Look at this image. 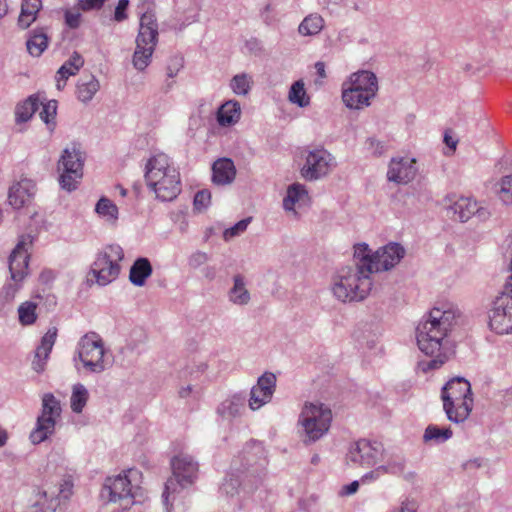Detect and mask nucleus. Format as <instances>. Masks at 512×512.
I'll return each mask as SVG.
<instances>
[{
  "instance_id": "79ce46f5",
  "label": "nucleus",
  "mask_w": 512,
  "mask_h": 512,
  "mask_svg": "<svg viewBox=\"0 0 512 512\" xmlns=\"http://www.w3.org/2000/svg\"><path fill=\"white\" fill-rule=\"evenodd\" d=\"M323 19L319 15H309L301 22L298 31L302 35H315L323 28Z\"/></svg>"
},
{
  "instance_id": "a18cd8bd",
  "label": "nucleus",
  "mask_w": 512,
  "mask_h": 512,
  "mask_svg": "<svg viewBox=\"0 0 512 512\" xmlns=\"http://www.w3.org/2000/svg\"><path fill=\"white\" fill-rule=\"evenodd\" d=\"M36 308L37 305L31 301H26L19 306V321L22 325H31L36 321Z\"/></svg>"
},
{
  "instance_id": "680f3d73",
  "label": "nucleus",
  "mask_w": 512,
  "mask_h": 512,
  "mask_svg": "<svg viewBox=\"0 0 512 512\" xmlns=\"http://www.w3.org/2000/svg\"><path fill=\"white\" fill-rule=\"evenodd\" d=\"M72 494V484L70 482L65 481L64 484L61 485L57 499L68 500L70 495Z\"/></svg>"
},
{
  "instance_id": "8fccbe9b",
  "label": "nucleus",
  "mask_w": 512,
  "mask_h": 512,
  "mask_svg": "<svg viewBox=\"0 0 512 512\" xmlns=\"http://www.w3.org/2000/svg\"><path fill=\"white\" fill-rule=\"evenodd\" d=\"M250 222H251V217H248V218L240 220L232 227L226 229L223 233L224 239L226 241H228L231 238L240 235L247 229Z\"/></svg>"
},
{
  "instance_id": "4468645a",
  "label": "nucleus",
  "mask_w": 512,
  "mask_h": 512,
  "mask_svg": "<svg viewBox=\"0 0 512 512\" xmlns=\"http://www.w3.org/2000/svg\"><path fill=\"white\" fill-rule=\"evenodd\" d=\"M379 90L378 78L370 70L354 72V112L371 105Z\"/></svg>"
},
{
  "instance_id": "5701e85b",
  "label": "nucleus",
  "mask_w": 512,
  "mask_h": 512,
  "mask_svg": "<svg viewBox=\"0 0 512 512\" xmlns=\"http://www.w3.org/2000/svg\"><path fill=\"white\" fill-rule=\"evenodd\" d=\"M57 328L51 327L42 337L40 345L36 348L32 368L37 373H41L45 369L46 361L55 344L57 338Z\"/></svg>"
},
{
  "instance_id": "e433bc0d",
  "label": "nucleus",
  "mask_w": 512,
  "mask_h": 512,
  "mask_svg": "<svg viewBox=\"0 0 512 512\" xmlns=\"http://www.w3.org/2000/svg\"><path fill=\"white\" fill-rule=\"evenodd\" d=\"M22 284L18 282H7L0 291V313L7 314L12 310V304Z\"/></svg>"
},
{
  "instance_id": "f8f14e48",
  "label": "nucleus",
  "mask_w": 512,
  "mask_h": 512,
  "mask_svg": "<svg viewBox=\"0 0 512 512\" xmlns=\"http://www.w3.org/2000/svg\"><path fill=\"white\" fill-rule=\"evenodd\" d=\"M61 413V406L53 394L47 393L42 399V414L37 419L36 428L30 434V440L34 444H39L46 440L53 433L55 419Z\"/></svg>"
},
{
  "instance_id": "1a4fd4ad",
  "label": "nucleus",
  "mask_w": 512,
  "mask_h": 512,
  "mask_svg": "<svg viewBox=\"0 0 512 512\" xmlns=\"http://www.w3.org/2000/svg\"><path fill=\"white\" fill-rule=\"evenodd\" d=\"M171 467L173 476L165 483L163 501L167 505L168 495L177 491V487L185 488L191 485L198 473V463L187 454H179L172 458Z\"/></svg>"
},
{
  "instance_id": "b1692460",
  "label": "nucleus",
  "mask_w": 512,
  "mask_h": 512,
  "mask_svg": "<svg viewBox=\"0 0 512 512\" xmlns=\"http://www.w3.org/2000/svg\"><path fill=\"white\" fill-rule=\"evenodd\" d=\"M236 177V167L229 158L216 160L212 166V181L216 185L231 184Z\"/></svg>"
},
{
  "instance_id": "6e6552de",
  "label": "nucleus",
  "mask_w": 512,
  "mask_h": 512,
  "mask_svg": "<svg viewBox=\"0 0 512 512\" xmlns=\"http://www.w3.org/2000/svg\"><path fill=\"white\" fill-rule=\"evenodd\" d=\"M124 258L123 249L119 245H109L97 254L89 272V281L105 286L115 280L120 273L119 262Z\"/></svg>"
},
{
  "instance_id": "20e7f679",
  "label": "nucleus",
  "mask_w": 512,
  "mask_h": 512,
  "mask_svg": "<svg viewBox=\"0 0 512 512\" xmlns=\"http://www.w3.org/2000/svg\"><path fill=\"white\" fill-rule=\"evenodd\" d=\"M441 399L447 419L457 424L464 422L473 409L470 382L463 377L452 378L442 387Z\"/></svg>"
},
{
  "instance_id": "c756f323",
  "label": "nucleus",
  "mask_w": 512,
  "mask_h": 512,
  "mask_svg": "<svg viewBox=\"0 0 512 512\" xmlns=\"http://www.w3.org/2000/svg\"><path fill=\"white\" fill-rule=\"evenodd\" d=\"M356 283L354 284V301H362L367 297L372 289V281L366 267H362V262H356Z\"/></svg>"
},
{
  "instance_id": "6e6d98bb",
  "label": "nucleus",
  "mask_w": 512,
  "mask_h": 512,
  "mask_svg": "<svg viewBox=\"0 0 512 512\" xmlns=\"http://www.w3.org/2000/svg\"><path fill=\"white\" fill-rule=\"evenodd\" d=\"M366 257H372L369 254V247L366 243L354 244V260L358 259L357 262H362V260Z\"/></svg>"
},
{
  "instance_id": "4d7b16f0",
  "label": "nucleus",
  "mask_w": 512,
  "mask_h": 512,
  "mask_svg": "<svg viewBox=\"0 0 512 512\" xmlns=\"http://www.w3.org/2000/svg\"><path fill=\"white\" fill-rule=\"evenodd\" d=\"M129 0H119L115 8L114 19L121 22L127 18L126 9L128 8Z\"/></svg>"
},
{
  "instance_id": "9b49d317",
  "label": "nucleus",
  "mask_w": 512,
  "mask_h": 512,
  "mask_svg": "<svg viewBox=\"0 0 512 512\" xmlns=\"http://www.w3.org/2000/svg\"><path fill=\"white\" fill-rule=\"evenodd\" d=\"M78 356L84 367L92 373H101L106 369L104 343L96 332L82 336L78 343Z\"/></svg>"
},
{
  "instance_id": "ddd939ff",
  "label": "nucleus",
  "mask_w": 512,
  "mask_h": 512,
  "mask_svg": "<svg viewBox=\"0 0 512 512\" xmlns=\"http://www.w3.org/2000/svg\"><path fill=\"white\" fill-rule=\"evenodd\" d=\"M404 256L405 249L401 244L389 242L372 254V257L364 258L362 267H366L368 272L388 271L395 267Z\"/></svg>"
},
{
  "instance_id": "e2e57ef3",
  "label": "nucleus",
  "mask_w": 512,
  "mask_h": 512,
  "mask_svg": "<svg viewBox=\"0 0 512 512\" xmlns=\"http://www.w3.org/2000/svg\"><path fill=\"white\" fill-rule=\"evenodd\" d=\"M504 256L509 261V268L512 270V233L505 239Z\"/></svg>"
},
{
  "instance_id": "2eb2a0df",
  "label": "nucleus",
  "mask_w": 512,
  "mask_h": 512,
  "mask_svg": "<svg viewBox=\"0 0 512 512\" xmlns=\"http://www.w3.org/2000/svg\"><path fill=\"white\" fill-rule=\"evenodd\" d=\"M33 245V236L30 234L21 235L15 248L9 256V271L11 281L21 283L28 275L30 254L29 248Z\"/></svg>"
},
{
  "instance_id": "bb28decb",
  "label": "nucleus",
  "mask_w": 512,
  "mask_h": 512,
  "mask_svg": "<svg viewBox=\"0 0 512 512\" xmlns=\"http://www.w3.org/2000/svg\"><path fill=\"white\" fill-rule=\"evenodd\" d=\"M152 272L153 268L149 259L139 257L130 268L129 280L133 285L142 287L146 283L147 278L151 276Z\"/></svg>"
},
{
  "instance_id": "338daca9",
  "label": "nucleus",
  "mask_w": 512,
  "mask_h": 512,
  "mask_svg": "<svg viewBox=\"0 0 512 512\" xmlns=\"http://www.w3.org/2000/svg\"><path fill=\"white\" fill-rule=\"evenodd\" d=\"M369 149H373L375 155H381L384 152V146L375 139H369Z\"/></svg>"
},
{
  "instance_id": "393cba45",
  "label": "nucleus",
  "mask_w": 512,
  "mask_h": 512,
  "mask_svg": "<svg viewBox=\"0 0 512 512\" xmlns=\"http://www.w3.org/2000/svg\"><path fill=\"white\" fill-rule=\"evenodd\" d=\"M246 396L241 393L232 395L217 407V413L224 419L240 417L245 411Z\"/></svg>"
},
{
  "instance_id": "f704fd0d",
  "label": "nucleus",
  "mask_w": 512,
  "mask_h": 512,
  "mask_svg": "<svg viewBox=\"0 0 512 512\" xmlns=\"http://www.w3.org/2000/svg\"><path fill=\"white\" fill-rule=\"evenodd\" d=\"M233 282V287L228 293L229 300L235 305H247L251 297L245 286L244 277L240 274H237L233 277Z\"/></svg>"
},
{
  "instance_id": "423d86ee",
  "label": "nucleus",
  "mask_w": 512,
  "mask_h": 512,
  "mask_svg": "<svg viewBox=\"0 0 512 512\" xmlns=\"http://www.w3.org/2000/svg\"><path fill=\"white\" fill-rule=\"evenodd\" d=\"M158 23L152 11L144 12L140 17L139 31L136 37V49L133 54V66L143 71L150 63L158 43Z\"/></svg>"
},
{
  "instance_id": "0e129e2a",
  "label": "nucleus",
  "mask_w": 512,
  "mask_h": 512,
  "mask_svg": "<svg viewBox=\"0 0 512 512\" xmlns=\"http://www.w3.org/2000/svg\"><path fill=\"white\" fill-rule=\"evenodd\" d=\"M181 66H182L181 59L180 60L175 59V63L173 65L169 64L167 66V69H166L167 77L174 78L177 75Z\"/></svg>"
},
{
  "instance_id": "a211bd4d",
  "label": "nucleus",
  "mask_w": 512,
  "mask_h": 512,
  "mask_svg": "<svg viewBox=\"0 0 512 512\" xmlns=\"http://www.w3.org/2000/svg\"><path fill=\"white\" fill-rule=\"evenodd\" d=\"M331 160V154L324 148L311 150L306 156L301 175L308 181L317 180L328 174Z\"/></svg>"
},
{
  "instance_id": "13d9d810",
  "label": "nucleus",
  "mask_w": 512,
  "mask_h": 512,
  "mask_svg": "<svg viewBox=\"0 0 512 512\" xmlns=\"http://www.w3.org/2000/svg\"><path fill=\"white\" fill-rule=\"evenodd\" d=\"M41 7V0H23L21 10H27V12L37 15Z\"/></svg>"
},
{
  "instance_id": "052dcab7",
  "label": "nucleus",
  "mask_w": 512,
  "mask_h": 512,
  "mask_svg": "<svg viewBox=\"0 0 512 512\" xmlns=\"http://www.w3.org/2000/svg\"><path fill=\"white\" fill-rule=\"evenodd\" d=\"M392 512H418V504L415 500L406 498L401 502L400 507Z\"/></svg>"
},
{
  "instance_id": "5fc2aeb1",
  "label": "nucleus",
  "mask_w": 512,
  "mask_h": 512,
  "mask_svg": "<svg viewBox=\"0 0 512 512\" xmlns=\"http://www.w3.org/2000/svg\"><path fill=\"white\" fill-rule=\"evenodd\" d=\"M65 23L71 29H76L81 23V14L79 12L66 11Z\"/></svg>"
},
{
  "instance_id": "774afa93",
  "label": "nucleus",
  "mask_w": 512,
  "mask_h": 512,
  "mask_svg": "<svg viewBox=\"0 0 512 512\" xmlns=\"http://www.w3.org/2000/svg\"><path fill=\"white\" fill-rule=\"evenodd\" d=\"M54 279V273L52 270H43L39 275L41 283L48 284Z\"/></svg>"
},
{
  "instance_id": "cd10ccee",
  "label": "nucleus",
  "mask_w": 512,
  "mask_h": 512,
  "mask_svg": "<svg viewBox=\"0 0 512 512\" xmlns=\"http://www.w3.org/2000/svg\"><path fill=\"white\" fill-rule=\"evenodd\" d=\"M42 103L40 93L30 95L15 107V121L17 124L29 121Z\"/></svg>"
},
{
  "instance_id": "49530a36",
  "label": "nucleus",
  "mask_w": 512,
  "mask_h": 512,
  "mask_svg": "<svg viewBox=\"0 0 512 512\" xmlns=\"http://www.w3.org/2000/svg\"><path fill=\"white\" fill-rule=\"evenodd\" d=\"M42 101L45 100V98H41ZM42 105V110L40 112V118L42 121H44L47 125H52V129L55 126V117L57 114V101L56 100H49L46 103L42 102L40 103Z\"/></svg>"
},
{
  "instance_id": "7c9ffc66",
  "label": "nucleus",
  "mask_w": 512,
  "mask_h": 512,
  "mask_svg": "<svg viewBox=\"0 0 512 512\" xmlns=\"http://www.w3.org/2000/svg\"><path fill=\"white\" fill-rule=\"evenodd\" d=\"M99 89L100 83L94 75H82L77 83V98L83 103H88Z\"/></svg>"
},
{
  "instance_id": "6ab92c4d",
  "label": "nucleus",
  "mask_w": 512,
  "mask_h": 512,
  "mask_svg": "<svg viewBox=\"0 0 512 512\" xmlns=\"http://www.w3.org/2000/svg\"><path fill=\"white\" fill-rule=\"evenodd\" d=\"M276 381V376L272 372H265L258 378L257 384L250 391L248 400L250 409L257 410L271 401L276 389Z\"/></svg>"
},
{
  "instance_id": "f3484780",
  "label": "nucleus",
  "mask_w": 512,
  "mask_h": 512,
  "mask_svg": "<svg viewBox=\"0 0 512 512\" xmlns=\"http://www.w3.org/2000/svg\"><path fill=\"white\" fill-rule=\"evenodd\" d=\"M447 215L460 222H467L472 217L485 221L489 218L490 212L480 206L475 200L461 197L447 207Z\"/></svg>"
},
{
  "instance_id": "69168bd1",
  "label": "nucleus",
  "mask_w": 512,
  "mask_h": 512,
  "mask_svg": "<svg viewBox=\"0 0 512 512\" xmlns=\"http://www.w3.org/2000/svg\"><path fill=\"white\" fill-rule=\"evenodd\" d=\"M381 473V469H379L378 467L375 471L365 473L360 480L362 483H367L373 481L375 478H378L381 475Z\"/></svg>"
},
{
  "instance_id": "f03ea898",
  "label": "nucleus",
  "mask_w": 512,
  "mask_h": 512,
  "mask_svg": "<svg viewBox=\"0 0 512 512\" xmlns=\"http://www.w3.org/2000/svg\"><path fill=\"white\" fill-rule=\"evenodd\" d=\"M145 181L162 201H172L181 192L180 174L169 164L166 154L150 158L145 167Z\"/></svg>"
},
{
  "instance_id": "c9c22d12",
  "label": "nucleus",
  "mask_w": 512,
  "mask_h": 512,
  "mask_svg": "<svg viewBox=\"0 0 512 512\" xmlns=\"http://www.w3.org/2000/svg\"><path fill=\"white\" fill-rule=\"evenodd\" d=\"M453 436L450 427H439L435 424H429L423 434L424 443L442 444Z\"/></svg>"
},
{
  "instance_id": "de8ad7c7",
  "label": "nucleus",
  "mask_w": 512,
  "mask_h": 512,
  "mask_svg": "<svg viewBox=\"0 0 512 512\" xmlns=\"http://www.w3.org/2000/svg\"><path fill=\"white\" fill-rule=\"evenodd\" d=\"M499 197L503 203L512 204V174L501 179Z\"/></svg>"
},
{
  "instance_id": "a878e982",
  "label": "nucleus",
  "mask_w": 512,
  "mask_h": 512,
  "mask_svg": "<svg viewBox=\"0 0 512 512\" xmlns=\"http://www.w3.org/2000/svg\"><path fill=\"white\" fill-rule=\"evenodd\" d=\"M332 292L333 295L343 303L352 299L350 297L352 292V278L351 269L349 267L342 269L333 277Z\"/></svg>"
},
{
  "instance_id": "c03bdc74",
  "label": "nucleus",
  "mask_w": 512,
  "mask_h": 512,
  "mask_svg": "<svg viewBox=\"0 0 512 512\" xmlns=\"http://www.w3.org/2000/svg\"><path fill=\"white\" fill-rule=\"evenodd\" d=\"M251 77L246 73L235 75L230 82V87L235 94L247 95L251 89Z\"/></svg>"
},
{
  "instance_id": "3c124183",
  "label": "nucleus",
  "mask_w": 512,
  "mask_h": 512,
  "mask_svg": "<svg viewBox=\"0 0 512 512\" xmlns=\"http://www.w3.org/2000/svg\"><path fill=\"white\" fill-rule=\"evenodd\" d=\"M342 100L347 108L352 109V75L342 85Z\"/></svg>"
},
{
  "instance_id": "dca6fc26",
  "label": "nucleus",
  "mask_w": 512,
  "mask_h": 512,
  "mask_svg": "<svg viewBox=\"0 0 512 512\" xmlns=\"http://www.w3.org/2000/svg\"><path fill=\"white\" fill-rule=\"evenodd\" d=\"M105 492L108 493L110 502L119 503L123 509H128L134 503L131 481L127 475L108 477L103 487L102 496Z\"/></svg>"
},
{
  "instance_id": "39448f33",
  "label": "nucleus",
  "mask_w": 512,
  "mask_h": 512,
  "mask_svg": "<svg viewBox=\"0 0 512 512\" xmlns=\"http://www.w3.org/2000/svg\"><path fill=\"white\" fill-rule=\"evenodd\" d=\"M332 411L322 403L306 402L299 415L298 423L303 430V443L310 445L322 438L329 430Z\"/></svg>"
},
{
  "instance_id": "603ef678",
  "label": "nucleus",
  "mask_w": 512,
  "mask_h": 512,
  "mask_svg": "<svg viewBox=\"0 0 512 512\" xmlns=\"http://www.w3.org/2000/svg\"><path fill=\"white\" fill-rule=\"evenodd\" d=\"M208 260L209 256L207 253L202 251H196L189 257L188 263L190 267L196 269L205 264Z\"/></svg>"
},
{
  "instance_id": "2f4dec72",
  "label": "nucleus",
  "mask_w": 512,
  "mask_h": 512,
  "mask_svg": "<svg viewBox=\"0 0 512 512\" xmlns=\"http://www.w3.org/2000/svg\"><path fill=\"white\" fill-rule=\"evenodd\" d=\"M48 41L45 28H35L29 32V37L26 41L27 51L31 56L39 57L48 47Z\"/></svg>"
},
{
  "instance_id": "f257e3e1",
  "label": "nucleus",
  "mask_w": 512,
  "mask_h": 512,
  "mask_svg": "<svg viewBox=\"0 0 512 512\" xmlns=\"http://www.w3.org/2000/svg\"><path fill=\"white\" fill-rule=\"evenodd\" d=\"M459 311L454 308H433L416 327V341L419 350L431 359L418 363L424 373L440 368L452 355L453 350L448 338L456 323Z\"/></svg>"
},
{
  "instance_id": "a19ab883",
  "label": "nucleus",
  "mask_w": 512,
  "mask_h": 512,
  "mask_svg": "<svg viewBox=\"0 0 512 512\" xmlns=\"http://www.w3.org/2000/svg\"><path fill=\"white\" fill-rule=\"evenodd\" d=\"M95 211L102 217H106L107 221L115 223L118 219V207L108 198L101 197L96 206Z\"/></svg>"
},
{
  "instance_id": "7ed1b4c3",
  "label": "nucleus",
  "mask_w": 512,
  "mask_h": 512,
  "mask_svg": "<svg viewBox=\"0 0 512 512\" xmlns=\"http://www.w3.org/2000/svg\"><path fill=\"white\" fill-rule=\"evenodd\" d=\"M268 461L263 445L257 441L248 442L242 451L233 459V471L244 477L243 487L248 492H254L266 476Z\"/></svg>"
},
{
  "instance_id": "72a5a7b5",
  "label": "nucleus",
  "mask_w": 512,
  "mask_h": 512,
  "mask_svg": "<svg viewBox=\"0 0 512 512\" xmlns=\"http://www.w3.org/2000/svg\"><path fill=\"white\" fill-rule=\"evenodd\" d=\"M243 484V475L241 473L233 471V466L231 465V471L225 477L224 482L220 487V490L222 493L230 497L238 495L241 491L244 492L245 494H250L251 492H248L247 490L244 489Z\"/></svg>"
},
{
  "instance_id": "473e14b6",
  "label": "nucleus",
  "mask_w": 512,
  "mask_h": 512,
  "mask_svg": "<svg viewBox=\"0 0 512 512\" xmlns=\"http://www.w3.org/2000/svg\"><path fill=\"white\" fill-rule=\"evenodd\" d=\"M240 115L241 108L239 102L229 100L219 107L217 121L221 126H230L239 120Z\"/></svg>"
},
{
  "instance_id": "ea45409f",
  "label": "nucleus",
  "mask_w": 512,
  "mask_h": 512,
  "mask_svg": "<svg viewBox=\"0 0 512 512\" xmlns=\"http://www.w3.org/2000/svg\"><path fill=\"white\" fill-rule=\"evenodd\" d=\"M288 99L291 103L296 104L301 108L309 105L310 98L306 94L302 80L295 81L291 85Z\"/></svg>"
},
{
  "instance_id": "0eeeda50",
  "label": "nucleus",
  "mask_w": 512,
  "mask_h": 512,
  "mask_svg": "<svg viewBox=\"0 0 512 512\" xmlns=\"http://www.w3.org/2000/svg\"><path fill=\"white\" fill-rule=\"evenodd\" d=\"M488 325L496 334H512V275L490 305Z\"/></svg>"
},
{
  "instance_id": "412c9836",
  "label": "nucleus",
  "mask_w": 512,
  "mask_h": 512,
  "mask_svg": "<svg viewBox=\"0 0 512 512\" xmlns=\"http://www.w3.org/2000/svg\"><path fill=\"white\" fill-rule=\"evenodd\" d=\"M36 193L34 181L23 178L14 183L8 191V202L14 209H21L28 205Z\"/></svg>"
},
{
  "instance_id": "09e8293b",
  "label": "nucleus",
  "mask_w": 512,
  "mask_h": 512,
  "mask_svg": "<svg viewBox=\"0 0 512 512\" xmlns=\"http://www.w3.org/2000/svg\"><path fill=\"white\" fill-rule=\"evenodd\" d=\"M211 202V193L207 189L198 191L194 196V209L202 212L207 209Z\"/></svg>"
},
{
  "instance_id": "bf43d9fd",
  "label": "nucleus",
  "mask_w": 512,
  "mask_h": 512,
  "mask_svg": "<svg viewBox=\"0 0 512 512\" xmlns=\"http://www.w3.org/2000/svg\"><path fill=\"white\" fill-rule=\"evenodd\" d=\"M106 0H80V7L83 11L99 10Z\"/></svg>"
},
{
  "instance_id": "864d4df0",
  "label": "nucleus",
  "mask_w": 512,
  "mask_h": 512,
  "mask_svg": "<svg viewBox=\"0 0 512 512\" xmlns=\"http://www.w3.org/2000/svg\"><path fill=\"white\" fill-rule=\"evenodd\" d=\"M37 15H33L27 10H21L18 18V26L22 29H27L36 20Z\"/></svg>"
},
{
  "instance_id": "aec40b11",
  "label": "nucleus",
  "mask_w": 512,
  "mask_h": 512,
  "mask_svg": "<svg viewBox=\"0 0 512 512\" xmlns=\"http://www.w3.org/2000/svg\"><path fill=\"white\" fill-rule=\"evenodd\" d=\"M417 173L415 158H392L387 171V179L397 184H407Z\"/></svg>"
},
{
  "instance_id": "9d476101",
  "label": "nucleus",
  "mask_w": 512,
  "mask_h": 512,
  "mask_svg": "<svg viewBox=\"0 0 512 512\" xmlns=\"http://www.w3.org/2000/svg\"><path fill=\"white\" fill-rule=\"evenodd\" d=\"M85 157L76 146L64 149L58 162V170H62L59 183L62 189L71 192L77 188L79 180L83 177Z\"/></svg>"
},
{
  "instance_id": "4be33fe9",
  "label": "nucleus",
  "mask_w": 512,
  "mask_h": 512,
  "mask_svg": "<svg viewBox=\"0 0 512 512\" xmlns=\"http://www.w3.org/2000/svg\"><path fill=\"white\" fill-rule=\"evenodd\" d=\"M355 453L362 465H375L382 456L383 445L376 440L360 439L354 443V462L357 461Z\"/></svg>"
},
{
  "instance_id": "37998d69",
  "label": "nucleus",
  "mask_w": 512,
  "mask_h": 512,
  "mask_svg": "<svg viewBox=\"0 0 512 512\" xmlns=\"http://www.w3.org/2000/svg\"><path fill=\"white\" fill-rule=\"evenodd\" d=\"M379 469H381V472L389 473L396 476L403 474V478L407 481H412L415 478L414 472H405L404 458L403 460L393 461L388 463L387 465L379 466Z\"/></svg>"
},
{
  "instance_id": "c85d7f7f",
  "label": "nucleus",
  "mask_w": 512,
  "mask_h": 512,
  "mask_svg": "<svg viewBox=\"0 0 512 512\" xmlns=\"http://www.w3.org/2000/svg\"><path fill=\"white\" fill-rule=\"evenodd\" d=\"M84 65V59L78 52H73L70 58L57 71V88L61 89L69 76H74Z\"/></svg>"
},
{
  "instance_id": "58836bf2",
  "label": "nucleus",
  "mask_w": 512,
  "mask_h": 512,
  "mask_svg": "<svg viewBox=\"0 0 512 512\" xmlns=\"http://www.w3.org/2000/svg\"><path fill=\"white\" fill-rule=\"evenodd\" d=\"M89 397L88 390L84 385L78 383L73 386L72 395L70 398L71 409L75 413H81L85 407Z\"/></svg>"
},
{
  "instance_id": "4c0bfd02",
  "label": "nucleus",
  "mask_w": 512,
  "mask_h": 512,
  "mask_svg": "<svg viewBox=\"0 0 512 512\" xmlns=\"http://www.w3.org/2000/svg\"><path fill=\"white\" fill-rule=\"evenodd\" d=\"M306 197L307 191L304 186L299 183H294L287 189V194L283 199V207L286 211H294L295 204Z\"/></svg>"
}]
</instances>
